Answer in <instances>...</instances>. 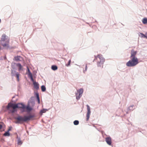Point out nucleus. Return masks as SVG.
I'll return each mask as SVG.
<instances>
[{"instance_id": "6", "label": "nucleus", "mask_w": 147, "mask_h": 147, "mask_svg": "<svg viewBox=\"0 0 147 147\" xmlns=\"http://www.w3.org/2000/svg\"><path fill=\"white\" fill-rule=\"evenodd\" d=\"M78 92L79 93V96H78V94H76V98L77 100L79 99L81 97L82 94L83 93V90L82 88H81L79 90H77Z\"/></svg>"}, {"instance_id": "4", "label": "nucleus", "mask_w": 147, "mask_h": 147, "mask_svg": "<svg viewBox=\"0 0 147 147\" xmlns=\"http://www.w3.org/2000/svg\"><path fill=\"white\" fill-rule=\"evenodd\" d=\"M0 42L2 46H8L9 42L8 37L5 34H3L2 36Z\"/></svg>"}, {"instance_id": "23", "label": "nucleus", "mask_w": 147, "mask_h": 147, "mask_svg": "<svg viewBox=\"0 0 147 147\" xmlns=\"http://www.w3.org/2000/svg\"><path fill=\"white\" fill-rule=\"evenodd\" d=\"M71 60L70 59V60H69L68 62V63L66 64L65 65L67 67H68V66H69L71 63Z\"/></svg>"}, {"instance_id": "20", "label": "nucleus", "mask_w": 147, "mask_h": 147, "mask_svg": "<svg viewBox=\"0 0 147 147\" xmlns=\"http://www.w3.org/2000/svg\"><path fill=\"white\" fill-rule=\"evenodd\" d=\"M79 123V121L78 120H75V121L74 122V125H77Z\"/></svg>"}, {"instance_id": "1", "label": "nucleus", "mask_w": 147, "mask_h": 147, "mask_svg": "<svg viewBox=\"0 0 147 147\" xmlns=\"http://www.w3.org/2000/svg\"><path fill=\"white\" fill-rule=\"evenodd\" d=\"M17 108L20 109H22V112L26 111L27 112H30L33 109L29 104H28L26 106H25L23 103L14 104L10 102L8 103L6 107L7 109L9 111V113H13L14 112L15 109Z\"/></svg>"}, {"instance_id": "9", "label": "nucleus", "mask_w": 147, "mask_h": 147, "mask_svg": "<svg viewBox=\"0 0 147 147\" xmlns=\"http://www.w3.org/2000/svg\"><path fill=\"white\" fill-rule=\"evenodd\" d=\"M105 141L109 145L111 144V138L110 137H108L105 138Z\"/></svg>"}, {"instance_id": "5", "label": "nucleus", "mask_w": 147, "mask_h": 147, "mask_svg": "<svg viewBox=\"0 0 147 147\" xmlns=\"http://www.w3.org/2000/svg\"><path fill=\"white\" fill-rule=\"evenodd\" d=\"M131 60L127 63L126 65L128 67H134L136 65L139 63L137 58H130Z\"/></svg>"}, {"instance_id": "27", "label": "nucleus", "mask_w": 147, "mask_h": 147, "mask_svg": "<svg viewBox=\"0 0 147 147\" xmlns=\"http://www.w3.org/2000/svg\"><path fill=\"white\" fill-rule=\"evenodd\" d=\"M1 50V47H0V50Z\"/></svg>"}, {"instance_id": "15", "label": "nucleus", "mask_w": 147, "mask_h": 147, "mask_svg": "<svg viewBox=\"0 0 147 147\" xmlns=\"http://www.w3.org/2000/svg\"><path fill=\"white\" fill-rule=\"evenodd\" d=\"M36 97L38 101V103H40V100L39 97L38 93H36Z\"/></svg>"}, {"instance_id": "21", "label": "nucleus", "mask_w": 147, "mask_h": 147, "mask_svg": "<svg viewBox=\"0 0 147 147\" xmlns=\"http://www.w3.org/2000/svg\"><path fill=\"white\" fill-rule=\"evenodd\" d=\"M18 145H21L22 144V142L20 139H19L18 140Z\"/></svg>"}, {"instance_id": "30", "label": "nucleus", "mask_w": 147, "mask_h": 147, "mask_svg": "<svg viewBox=\"0 0 147 147\" xmlns=\"http://www.w3.org/2000/svg\"><path fill=\"white\" fill-rule=\"evenodd\" d=\"M78 96H79V94H78Z\"/></svg>"}, {"instance_id": "24", "label": "nucleus", "mask_w": 147, "mask_h": 147, "mask_svg": "<svg viewBox=\"0 0 147 147\" xmlns=\"http://www.w3.org/2000/svg\"><path fill=\"white\" fill-rule=\"evenodd\" d=\"M27 69H28V75L29 76H30V75H32V74L30 72V71L29 69V68H28V67H27Z\"/></svg>"}, {"instance_id": "16", "label": "nucleus", "mask_w": 147, "mask_h": 147, "mask_svg": "<svg viewBox=\"0 0 147 147\" xmlns=\"http://www.w3.org/2000/svg\"><path fill=\"white\" fill-rule=\"evenodd\" d=\"M52 69L54 70H56L57 69V67L56 65H53L51 67Z\"/></svg>"}, {"instance_id": "29", "label": "nucleus", "mask_w": 147, "mask_h": 147, "mask_svg": "<svg viewBox=\"0 0 147 147\" xmlns=\"http://www.w3.org/2000/svg\"><path fill=\"white\" fill-rule=\"evenodd\" d=\"M10 130V129H9V130H8V131H9V130Z\"/></svg>"}, {"instance_id": "28", "label": "nucleus", "mask_w": 147, "mask_h": 147, "mask_svg": "<svg viewBox=\"0 0 147 147\" xmlns=\"http://www.w3.org/2000/svg\"><path fill=\"white\" fill-rule=\"evenodd\" d=\"M146 36H147V32L146 33Z\"/></svg>"}, {"instance_id": "7", "label": "nucleus", "mask_w": 147, "mask_h": 147, "mask_svg": "<svg viewBox=\"0 0 147 147\" xmlns=\"http://www.w3.org/2000/svg\"><path fill=\"white\" fill-rule=\"evenodd\" d=\"M137 53V52L136 51H135L134 50H132L131 51V56L130 57V58H137L136 57V55Z\"/></svg>"}, {"instance_id": "13", "label": "nucleus", "mask_w": 147, "mask_h": 147, "mask_svg": "<svg viewBox=\"0 0 147 147\" xmlns=\"http://www.w3.org/2000/svg\"><path fill=\"white\" fill-rule=\"evenodd\" d=\"M139 36L141 38H145L147 39V36L142 33H140L139 34Z\"/></svg>"}, {"instance_id": "17", "label": "nucleus", "mask_w": 147, "mask_h": 147, "mask_svg": "<svg viewBox=\"0 0 147 147\" xmlns=\"http://www.w3.org/2000/svg\"><path fill=\"white\" fill-rule=\"evenodd\" d=\"M4 136H10V134L8 131L5 132L3 134Z\"/></svg>"}, {"instance_id": "26", "label": "nucleus", "mask_w": 147, "mask_h": 147, "mask_svg": "<svg viewBox=\"0 0 147 147\" xmlns=\"http://www.w3.org/2000/svg\"><path fill=\"white\" fill-rule=\"evenodd\" d=\"M2 127V125L0 124V129H1Z\"/></svg>"}, {"instance_id": "25", "label": "nucleus", "mask_w": 147, "mask_h": 147, "mask_svg": "<svg viewBox=\"0 0 147 147\" xmlns=\"http://www.w3.org/2000/svg\"><path fill=\"white\" fill-rule=\"evenodd\" d=\"M29 76L30 77L31 79V80L32 81H33V82H34V80L33 78L32 75H30Z\"/></svg>"}, {"instance_id": "14", "label": "nucleus", "mask_w": 147, "mask_h": 147, "mask_svg": "<svg viewBox=\"0 0 147 147\" xmlns=\"http://www.w3.org/2000/svg\"><path fill=\"white\" fill-rule=\"evenodd\" d=\"M16 65L17 67H19V71L22 69V67L20 63H17L16 64Z\"/></svg>"}, {"instance_id": "12", "label": "nucleus", "mask_w": 147, "mask_h": 147, "mask_svg": "<svg viewBox=\"0 0 147 147\" xmlns=\"http://www.w3.org/2000/svg\"><path fill=\"white\" fill-rule=\"evenodd\" d=\"M143 23L144 24H147V18H144L142 20Z\"/></svg>"}, {"instance_id": "8", "label": "nucleus", "mask_w": 147, "mask_h": 147, "mask_svg": "<svg viewBox=\"0 0 147 147\" xmlns=\"http://www.w3.org/2000/svg\"><path fill=\"white\" fill-rule=\"evenodd\" d=\"M86 106L88 111L86 114V120L87 121L88 120L90 114V107L88 105H87Z\"/></svg>"}, {"instance_id": "10", "label": "nucleus", "mask_w": 147, "mask_h": 147, "mask_svg": "<svg viewBox=\"0 0 147 147\" xmlns=\"http://www.w3.org/2000/svg\"><path fill=\"white\" fill-rule=\"evenodd\" d=\"M34 88L35 89L37 90L39 88V85L37 82H33Z\"/></svg>"}, {"instance_id": "3", "label": "nucleus", "mask_w": 147, "mask_h": 147, "mask_svg": "<svg viewBox=\"0 0 147 147\" xmlns=\"http://www.w3.org/2000/svg\"><path fill=\"white\" fill-rule=\"evenodd\" d=\"M94 60L97 61V65L98 67H102L103 64L105 61V59L101 54H99L97 56L95 55Z\"/></svg>"}, {"instance_id": "11", "label": "nucleus", "mask_w": 147, "mask_h": 147, "mask_svg": "<svg viewBox=\"0 0 147 147\" xmlns=\"http://www.w3.org/2000/svg\"><path fill=\"white\" fill-rule=\"evenodd\" d=\"M14 59L16 61H21V59H22V58L20 56H17L15 57H14Z\"/></svg>"}, {"instance_id": "18", "label": "nucleus", "mask_w": 147, "mask_h": 147, "mask_svg": "<svg viewBox=\"0 0 147 147\" xmlns=\"http://www.w3.org/2000/svg\"><path fill=\"white\" fill-rule=\"evenodd\" d=\"M42 91L43 92H44L46 90V88L44 86H42L41 87Z\"/></svg>"}, {"instance_id": "22", "label": "nucleus", "mask_w": 147, "mask_h": 147, "mask_svg": "<svg viewBox=\"0 0 147 147\" xmlns=\"http://www.w3.org/2000/svg\"><path fill=\"white\" fill-rule=\"evenodd\" d=\"M47 111V109H42V110H41V111H40V113H45L46 112V111Z\"/></svg>"}, {"instance_id": "2", "label": "nucleus", "mask_w": 147, "mask_h": 147, "mask_svg": "<svg viewBox=\"0 0 147 147\" xmlns=\"http://www.w3.org/2000/svg\"><path fill=\"white\" fill-rule=\"evenodd\" d=\"M34 117V115L32 114H29L28 116H25L24 117L19 116L16 118L17 120L16 123H22L24 122H26L28 121L33 119Z\"/></svg>"}, {"instance_id": "19", "label": "nucleus", "mask_w": 147, "mask_h": 147, "mask_svg": "<svg viewBox=\"0 0 147 147\" xmlns=\"http://www.w3.org/2000/svg\"><path fill=\"white\" fill-rule=\"evenodd\" d=\"M16 78H17L18 81H19V74L18 73H17L16 74Z\"/></svg>"}]
</instances>
